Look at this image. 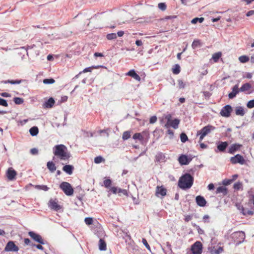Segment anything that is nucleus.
I'll return each mask as SVG.
<instances>
[{"label":"nucleus","mask_w":254,"mask_h":254,"mask_svg":"<svg viewBox=\"0 0 254 254\" xmlns=\"http://www.w3.org/2000/svg\"><path fill=\"white\" fill-rule=\"evenodd\" d=\"M47 167L51 173H54L57 169L55 164L52 161L48 162L47 163Z\"/></svg>","instance_id":"22"},{"label":"nucleus","mask_w":254,"mask_h":254,"mask_svg":"<svg viewBox=\"0 0 254 254\" xmlns=\"http://www.w3.org/2000/svg\"><path fill=\"white\" fill-rule=\"evenodd\" d=\"M73 169V166L70 165H66L63 168V170L68 175L72 174Z\"/></svg>","instance_id":"20"},{"label":"nucleus","mask_w":254,"mask_h":254,"mask_svg":"<svg viewBox=\"0 0 254 254\" xmlns=\"http://www.w3.org/2000/svg\"><path fill=\"white\" fill-rule=\"evenodd\" d=\"M216 193H222L223 195H226L228 193V190L225 187H219L216 189Z\"/></svg>","instance_id":"21"},{"label":"nucleus","mask_w":254,"mask_h":254,"mask_svg":"<svg viewBox=\"0 0 254 254\" xmlns=\"http://www.w3.org/2000/svg\"><path fill=\"white\" fill-rule=\"evenodd\" d=\"M164 118H165V119H166L167 121L166 124H169L172 121V120H171L172 116L170 114H168L165 115L164 116Z\"/></svg>","instance_id":"52"},{"label":"nucleus","mask_w":254,"mask_h":254,"mask_svg":"<svg viewBox=\"0 0 254 254\" xmlns=\"http://www.w3.org/2000/svg\"><path fill=\"white\" fill-rule=\"evenodd\" d=\"M203 93L205 97L207 98H209L211 95V94L209 91H204Z\"/></svg>","instance_id":"62"},{"label":"nucleus","mask_w":254,"mask_h":254,"mask_svg":"<svg viewBox=\"0 0 254 254\" xmlns=\"http://www.w3.org/2000/svg\"><path fill=\"white\" fill-rule=\"evenodd\" d=\"M103 183L105 188H109L112 185V181L109 179H106L104 181Z\"/></svg>","instance_id":"37"},{"label":"nucleus","mask_w":254,"mask_h":254,"mask_svg":"<svg viewBox=\"0 0 254 254\" xmlns=\"http://www.w3.org/2000/svg\"><path fill=\"white\" fill-rule=\"evenodd\" d=\"M181 140L182 142H185L188 139V137L186 133H182L180 135Z\"/></svg>","instance_id":"41"},{"label":"nucleus","mask_w":254,"mask_h":254,"mask_svg":"<svg viewBox=\"0 0 254 254\" xmlns=\"http://www.w3.org/2000/svg\"><path fill=\"white\" fill-rule=\"evenodd\" d=\"M191 251L193 254H201L202 251V245L199 241L195 242L191 247Z\"/></svg>","instance_id":"5"},{"label":"nucleus","mask_w":254,"mask_h":254,"mask_svg":"<svg viewBox=\"0 0 254 254\" xmlns=\"http://www.w3.org/2000/svg\"><path fill=\"white\" fill-rule=\"evenodd\" d=\"M191 160V158L190 157L189 158L186 155H181L178 159L180 164L182 165L188 164Z\"/></svg>","instance_id":"11"},{"label":"nucleus","mask_w":254,"mask_h":254,"mask_svg":"<svg viewBox=\"0 0 254 254\" xmlns=\"http://www.w3.org/2000/svg\"><path fill=\"white\" fill-rule=\"evenodd\" d=\"M215 129V127L211 125H208L202 128H201L200 130H198L197 132V135H199V141L200 142L204 138V137L209 134L211 131L214 130Z\"/></svg>","instance_id":"3"},{"label":"nucleus","mask_w":254,"mask_h":254,"mask_svg":"<svg viewBox=\"0 0 254 254\" xmlns=\"http://www.w3.org/2000/svg\"><path fill=\"white\" fill-rule=\"evenodd\" d=\"M118 193L120 195H121L122 194L124 195H127V191L126 190L118 188Z\"/></svg>","instance_id":"42"},{"label":"nucleus","mask_w":254,"mask_h":254,"mask_svg":"<svg viewBox=\"0 0 254 254\" xmlns=\"http://www.w3.org/2000/svg\"><path fill=\"white\" fill-rule=\"evenodd\" d=\"M0 105L4 107H7L8 104L6 100L2 98H0Z\"/></svg>","instance_id":"50"},{"label":"nucleus","mask_w":254,"mask_h":254,"mask_svg":"<svg viewBox=\"0 0 254 254\" xmlns=\"http://www.w3.org/2000/svg\"><path fill=\"white\" fill-rule=\"evenodd\" d=\"M209 216L208 215H205L203 217V221L204 223H208L209 222Z\"/></svg>","instance_id":"57"},{"label":"nucleus","mask_w":254,"mask_h":254,"mask_svg":"<svg viewBox=\"0 0 254 254\" xmlns=\"http://www.w3.org/2000/svg\"><path fill=\"white\" fill-rule=\"evenodd\" d=\"M142 243L144 244V245L145 246V247L149 251H150V247L149 245V244H148L146 240L144 238H143L142 239Z\"/></svg>","instance_id":"54"},{"label":"nucleus","mask_w":254,"mask_h":254,"mask_svg":"<svg viewBox=\"0 0 254 254\" xmlns=\"http://www.w3.org/2000/svg\"><path fill=\"white\" fill-rule=\"evenodd\" d=\"M106 38L109 40H112L116 39L117 36L116 33H110L107 35Z\"/></svg>","instance_id":"35"},{"label":"nucleus","mask_w":254,"mask_h":254,"mask_svg":"<svg viewBox=\"0 0 254 254\" xmlns=\"http://www.w3.org/2000/svg\"><path fill=\"white\" fill-rule=\"evenodd\" d=\"M167 190L162 186H157L156 189L155 194L157 196L160 195L161 196H164L166 195Z\"/></svg>","instance_id":"13"},{"label":"nucleus","mask_w":254,"mask_h":254,"mask_svg":"<svg viewBox=\"0 0 254 254\" xmlns=\"http://www.w3.org/2000/svg\"><path fill=\"white\" fill-rule=\"evenodd\" d=\"M191 218H192L191 216L189 215H186V216H185V221L186 222H189V221H190L191 219Z\"/></svg>","instance_id":"64"},{"label":"nucleus","mask_w":254,"mask_h":254,"mask_svg":"<svg viewBox=\"0 0 254 254\" xmlns=\"http://www.w3.org/2000/svg\"><path fill=\"white\" fill-rule=\"evenodd\" d=\"M232 182V180H225L223 182V185L225 186H227L228 185H230Z\"/></svg>","instance_id":"61"},{"label":"nucleus","mask_w":254,"mask_h":254,"mask_svg":"<svg viewBox=\"0 0 254 254\" xmlns=\"http://www.w3.org/2000/svg\"><path fill=\"white\" fill-rule=\"evenodd\" d=\"M204 20V18L203 17H195L193 19H192L191 21V23L192 24H196L197 22H199V23H202Z\"/></svg>","instance_id":"33"},{"label":"nucleus","mask_w":254,"mask_h":254,"mask_svg":"<svg viewBox=\"0 0 254 254\" xmlns=\"http://www.w3.org/2000/svg\"><path fill=\"white\" fill-rule=\"evenodd\" d=\"M192 225L195 227L197 230V232L199 234H203L204 232V231L201 229L199 226L197 225L196 224H195V223H192Z\"/></svg>","instance_id":"43"},{"label":"nucleus","mask_w":254,"mask_h":254,"mask_svg":"<svg viewBox=\"0 0 254 254\" xmlns=\"http://www.w3.org/2000/svg\"><path fill=\"white\" fill-rule=\"evenodd\" d=\"M30 153L32 155H36L38 153V150L37 149H36L35 148H33L30 150Z\"/></svg>","instance_id":"59"},{"label":"nucleus","mask_w":254,"mask_h":254,"mask_svg":"<svg viewBox=\"0 0 254 254\" xmlns=\"http://www.w3.org/2000/svg\"><path fill=\"white\" fill-rule=\"evenodd\" d=\"M60 188L67 196H71L73 194V189L71 185L68 182H62L60 185Z\"/></svg>","instance_id":"4"},{"label":"nucleus","mask_w":254,"mask_h":254,"mask_svg":"<svg viewBox=\"0 0 254 254\" xmlns=\"http://www.w3.org/2000/svg\"><path fill=\"white\" fill-rule=\"evenodd\" d=\"M55 80L53 78L45 79L43 80V83L44 84H53V83H55Z\"/></svg>","instance_id":"47"},{"label":"nucleus","mask_w":254,"mask_h":254,"mask_svg":"<svg viewBox=\"0 0 254 254\" xmlns=\"http://www.w3.org/2000/svg\"><path fill=\"white\" fill-rule=\"evenodd\" d=\"M232 111V108L231 106L227 105L222 108L220 114L222 116L227 118L230 116Z\"/></svg>","instance_id":"7"},{"label":"nucleus","mask_w":254,"mask_h":254,"mask_svg":"<svg viewBox=\"0 0 254 254\" xmlns=\"http://www.w3.org/2000/svg\"><path fill=\"white\" fill-rule=\"evenodd\" d=\"M247 106L248 108L251 109L254 107V99L249 101L247 104Z\"/></svg>","instance_id":"49"},{"label":"nucleus","mask_w":254,"mask_h":254,"mask_svg":"<svg viewBox=\"0 0 254 254\" xmlns=\"http://www.w3.org/2000/svg\"><path fill=\"white\" fill-rule=\"evenodd\" d=\"M252 87V85L249 83H246L244 84L240 88V91L241 92H246L249 91Z\"/></svg>","instance_id":"26"},{"label":"nucleus","mask_w":254,"mask_h":254,"mask_svg":"<svg viewBox=\"0 0 254 254\" xmlns=\"http://www.w3.org/2000/svg\"><path fill=\"white\" fill-rule=\"evenodd\" d=\"M158 7L162 10H165L166 9V5L165 3L163 2L159 3L158 5Z\"/></svg>","instance_id":"51"},{"label":"nucleus","mask_w":254,"mask_h":254,"mask_svg":"<svg viewBox=\"0 0 254 254\" xmlns=\"http://www.w3.org/2000/svg\"><path fill=\"white\" fill-rule=\"evenodd\" d=\"M228 145L227 142H221L219 145H217V149L221 152H223L225 150L226 148Z\"/></svg>","instance_id":"23"},{"label":"nucleus","mask_w":254,"mask_h":254,"mask_svg":"<svg viewBox=\"0 0 254 254\" xmlns=\"http://www.w3.org/2000/svg\"><path fill=\"white\" fill-rule=\"evenodd\" d=\"M239 91H240V89H239L238 84L235 85L233 87L232 92L229 94V95H228L229 98L230 99L234 98L235 97H236V96L239 93Z\"/></svg>","instance_id":"16"},{"label":"nucleus","mask_w":254,"mask_h":254,"mask_svg":"<svg viewBox=\"0 0 254 254\" xmlns=\"http://www.w3.org/2000/svg\"><path fill=\"white\" fill-rule=\"evenodd\" d=\"M235 113L238 116H243L245 113L243 107L239 106L236 108Z\"/></svg>","instance_id":"25"},{"label":"nucleus","mask_w":254,"mask_h":254,"mask_svg":"<svg viewBox=\"0 0 254 254\" xmlns=\"http://www.w3.org/2000/svg\"><path fill=\"white\" fill-rule=\"evenodd\" d=\"M97 67L96 66H91V67H87V68H85V69H83V70L81 72H80L79 73L81 74V73H85V72H91V70L92 69H94V68H97Z\"/></svg>","instance_id":"46"},{"label":"nucleus","mask_w":254,"mask_h":254,"mask_svg":"<svg viewBox=\"0 0 254 254\" xmlns=\"http://www.w3.org/2000/svg\"><path fill=\"white\" fill-rule=\"evenodd\" d=\"M193 183V177L190 174L186 173L181 176L178 181V186L183 190L190 189Z\"/></svg>","instance_id":"2"},{"label":"nucleus","mask_w":254,"mask_h":254,"mask_svg":"<svg viewBox=\"0 0 254 254\" xmlns=\"http://www.w3.org/2000/svg\"><path fill=\"white\" fill-rule=\"evenodd\" d=\"M85 224L87 225H90L93 223V220L91 217H86L84 219Z\"/></svg>","instance_id":"44"},{"label":"nucleus","mask_w":254,"mask_h":254,"mask_svg":"<svg viewBox=\"0 0 254 254\" xmlns=\"http://www.w3.org/2000/svg\"><path fill=\"white\" fill-rule=\"evenodd\" d=\"M105 160L101 156H98L94 158V162L96 164H99L102 162H105Z\"/></svg>","instance_id":"30"},{"label":"nucleus","mask_w":254,"mask_h":254,"mask_svg":"<svg viewBox=\"0 0 254 254\" xmlns=\"http://www.w3.org/2000/svg\"><path fill=\"white\" fill-rule=\"evenodd\" d=\"M133 139L139 140L142 143H143L144 137L141 133H135L132 136Z\"/></svg>","instance_id":"27"},{"label":"nucleus","mask_w":254,"mask_h":254,"mask_svg":"<svg viewBox=\"0 0 254 254\" xmlns=\"http://www.w3.org/2000/svg\"><path fill=\"white\" fill-rule=\"evenodd\" d=\"M179 123L180 120L179 119H175L173 120H172L169 124H165L164 127L166 128H168L170 127H172L174 129H177L178 128Z\"/></svg>","instance_id":"12"},{"label":"nucleus","mask_w":254,"mask_h":254,"mask_svg":"<svg viewBox=\"0 0 254 254\" xmlns=\"http://www.w3.org/2000/svg\"><path fill=\"white\" fill-rule=\"evenodd\" d=\"M200 45V40H194L191 44L192 48L194 49Z\"/></svg>","instance_id":"39"},{"label":"nucleus","mask_w":254,"mask_h":254,"mask_svg":"<svg viewBox=\"0 0 254 254\" xmlns=\"http://www.w3.org/2000/svg\"><path fill=\"white\" fill-rule=\"evenodd\" d=\"M177 17L176 16L173 15V16H166L164 18V19L165 20H168V19H172L176 18Z\"/></svg>","instance_id":"63"},{"label":"nucleus","mask_w":254,"mask_h":254,"mask_svg":"<svg viewBox=\"0 0 254 254\" xmlns=\"http://www.w3.org/2000/svg\"><path fill=\"white\" fill-rule=\"evenodd\" d=\"M18 250V247L13 241H9L4 248V251L6 252H17Z\"/></svg>","instance_id":"9"},{"label":"nucleus","mask_w":254,"mask_h":254,"mask_svg":"<svg viewBox=\"0 0 254 254\" xmlns=\"http://www.w3.org/2000/svg\"><path fill=\"white\" fill-rule=\"evenodd\" d=\"M13 101L16 104H21L23 103V99L19 97H15L13 99Z\"/></svg>","instance_id":"40"},{"label":"nucleus","mask_w":254,"mask_h":254,"mask_svg":"<svg viewBox=\"0 0 254 254\" xmlns=\"http://www.w3.org/2000/svg\"><path fill=\"white\" fill-rule=\"evenodd\" d=\"M126 75L132 77L137 81H140L141 80L140 77L135 72L134 69L130 70L126 73Z\"/></svg>","instance_id":"14"},{"label":"nucleus","mask_w":254,"mask_h":254,"mask_svg":"<svg viewBox=\"0 0 254 254\" xmlns=\"http://www.w3.org/2000/svg\"><path fill=\"white\" fill-rule=\"evenodd\" d=\"M254 214V212L253 211H251V210H246V212H244L243 213V215H253Z\"/></svg>","instance_id":"60"},{"label":"nucleus","mask_w":254,"mask_h":254,"mask_svg":"<svg viewBox=\"0 0 254 254\" xmlns=\"http://www.w3.org/2000/svg\"><path fill=\"white\" fill-rule=\"evenodd\" d=\"M230 161L233 164L239 163L243 165L245 163V160L244 157L240 154H237L234 157L230 158Z\"/></svg>","instance_id":"6"},{"label":"nucleus","mask_w":254,"mask_h":254,"mask_svg":"<svg viewBox=\"0 0 254 254\" xmlns=\"http://www.w3.org/2000/svg\"><path fill=\"white\" fill-rule=\"evenodd\" d=\"M130 132L129 131H125L123 134L122 138H123V139L124 140L128 139L129 138H130Z\"/></svg>","instance_id":"36"},{"label":"nucleus","mask_w":254,"mask_h":254,"mask_svg":"<svg viewBox=\"0 0 254 254\" xmlns=\"http://www.w3.org/2000/svg\"><path fill=\"white\" fill-rule=\"evenodd\" d=\"M241 146L242 145L240 144H233L230 147L228 152L230 154H233L236 151L238 150L241 148Z\"/></svg>","instance_id":"19"},{"label":"nucleus","mask_w":254,"mask_h":254,"mask_svg":"<svg viewBox=\"0 0 254 254\" xmlns=\"http://www.w3.org/2000/svg\"><path fill=\"white\" fill-rule=\"evenodd\" d=\"M196 203L201 207H203L206 205V201L203 196L200 195L197 196L195 198Z\"/></svg>","instance_id":"17"},{"label":"nucleus","mask_w":254,"mask_h":254,"mask_svg":"<svg viewBox=\"0 0 254 254\" xmlns=\"http://www.w3.org/2000/svg\"><path fill=\"white\" fill-rule=\"evenodd\" d=\"M157 117L156 116H153L150 118L149 123L150 124H154L157 121Z\"/></svg>","instance_id":"55"},{"label":"nucleus","mask_w":254,"mask_h":254,"mask_svg":"<svg viewBox=\"0 0 254 254\" xmlns=\"http://www.w3.org/2000/svg\"><path fill=\"white\" fill-rule=\"evenodd\" d=\"M233 188L235 190H239L243 189L242 184L240 182H237L234 185Z\"/></svg>","instance_id":"32"},{"label":"nucleus","mask_w":254,"mask_h":254,"mask_svg":"<svg viewBox=\"0 0 254 254\" xmlns=\"http://www.w3.org/2000/svg\"><path fill=\"white\" fill-rule=\"evenodd\" d=\"M55 104V100L52 98H50L47 101L45 102L43 105V107L44 108H51L53 107Z\"/></svg>","instance_id":"18"},{"label":"nucleus","mask_w":254,"mask_h":254,"mask_svg":"<svg viewBox=\"0 0 254 254\" xmlns=\"http://www.w3.org/2000/svg\"><path fill=\"white\" fill-rule=\"evenodd\" d=\"M53 153L55 156L53 160L58 159L61 161H68L70 157V154L67 147L64 144L55 145L53 148Z\"/></svg>","instance_id":"1"},{"label":"nucleus","mask_w":254,"mask_h":254,"mask_svg":"<svg viewBox=\"0 0 254 254\" xmlns=\"http://www.w3.org/2000/svg\"><path fill=\"white\" fill-rule=\"evenodd\" d=\"M118 188L115 187H111L110 189V191H111L114 194L118 193Z\"/></svg>","instance_id":"56"},{"label":"nucleus","mask_w":254,"mask_h":254,"mask_svg":"<svg viewBox=\"0 0 254 254\" xmlns=\"http://www.w3.org/2000/svg\"><path fill=\"white\" fill-rule=\"evenodd\" d=\"M35 188L38 189L43 190L45 191H47L49 189V188L45 185H37Z\"/></svg>","instance_id":"45"},{"label":"nucleus","mask_w":254,"mask_h":254,"mask_svg":"<svg viewBox=\"0 0 254 254\" xmlns=\"http://www.w3.org/2000/svg\"><path fill=\"white\" fill-rule=\"evenodd\" d=\"M178 83L179 89H183L185 87L186 84L182 80H178Z\"/></svg>","instance_id":"48"},{"label":"nucleus","mask_w":254,"mask_h":254,"mask_svg":"<svg viewBox=\"0 0 254 254\" xmlns=\"http://www.w3.org/2000/svg\"><path fill=\"white\" fill-rule=\"evenodd\" d=\"M222 56V53L221 52H218L214 53L212 56V59L214 62L216 63L218 62V60Z\"/></svg>","instance_id":"29"},{"label":"nucleus","mask_w":254,"mask_h":254,"mask_svg":"<svg viewBox=\"0 0 254 254\" xmlns=\"http://www.w3.org/2000/svg\"><path fill=\"white\" fill-rule=\"evenodd\" d=\"M49 206L51 209L58 211L61 209V206L58 204L56 199H51L49 202Z\"/></svg>","instance_id":"10"},{"label":"nucleus","mask_w":254,"mask_h":254,"mask_svg":"<svg viewBox=\"0 0 254 254\" xmlns=\"http://www.w3.org/2000/svg\"><path fill=\"white\" fill-rule=\"evenodd\" d=\"M28 235L35 241L40 243V244L44 245L45 244L43 239L40 235L36 234L33 231L29 232Z\"/></svg>","instance_id":"8"},{"label":"nucleus","mask_w":254,"mask_h":254,"mask_svg":"<svg viewBox=\"0 0 254 254\" xmlns=\"http://www.w3.org/2000/svg\"><path fill=\"white\" fill-rule=\"evenodd\" d=\"M99 249L100 251H105L107 249L106 243L102 239H100L99 240Z\"/></svg>","instance_id":"24"},{"label":"nucleus","mask_w":254,"mask_h":254,"mask_svg":"<svg viewBox=\"0 0 254 254\" xmlns=\"http://www.w3.org/2000/svg\"><path fill=\"white\" fill-rule=\"evenodd\" d=\"M223 251V249L222 247H219L217 250H215L214 252V254H219L222 253Z\"/></svg>","instance_id":"58"},{"label":"nucleus","mask_w":254,"mask_h":254,"mask_svg":"<svg viewBox=\"0 0 254 254\" xmlns=\"http://www.w3.org/2000/svg\"><path fill=\"white\" fill-rule=\"evenodd\" d=\"M29 132H30V134L32 136H35L38 133V132H39L38 128L37 127H32L30 129Z\"/></svg>","instance_id":"28"},{"label":"nucleus","mask_w":254,"mask_h":254,"mask_svg":"<svg viewBox=\"0 0 254 254\" xmlns=\"http://www.w3.org/2000/svg\"><path fill=\"white\" fill-rule=\"evenodd\" d=\"M16 175V171L12 168H9L7 171L6 176L9 180H12Z\"/></svg>","instance_id":"15"},{"label":"nucleus","mask_w":254,"mask_h":254,"mask_svg":"<svg viewBox=\"0 0 254 254\" xmlns=\"http://www.w3.org/2000/svg\"><path fill=\"white\" fill-rule=\"evenodd\" d=\"M180 66L179 64H176L172 68V72L174 74H178L180 72Z\"/></svg>","instance_id":"31"},{"label":"nucleus","mask_w":254,"mask_h":254,"mask_svg":"<svg viewBox=\"0 0 254 254\" xmlns=\"http://www.w3.org/2000/svg\"><path fill=\"white\" fill-rule=\"evenodd\" d=\"M164 157V155L162 153H160L156 155L155 159L157 161H159L161 159H162Z\"/></svg>","instance_id":"53"},{"label":"nucleus","mask_w":254,"mask_h":254,"mask_svg":"<svg viewBox=\"0 0 254 254\" xmlns=\"http://www.w3.org/2000/svg\"><path fill=\"white\" fill-rule=\"evenodd\" d=\"M22 80H8L5 81V83H8L12 84H20L22 82Z\"/></svg>","instance_id":"38"},{"label":"nucleus","mask_w":254,"mask_h":254,"mask_svg":"<svg viewBox=\"0 0 254 254\" xmlns=\"http://www.w3.org/2000/svg\"><path fill=\"white\" fill-rule=\"evenodd\" d=\"M240 62L242 63H245L249 61V58L246 56H242L239 58Z\"/></svg>","instance_id":"34"}]
</instances>
